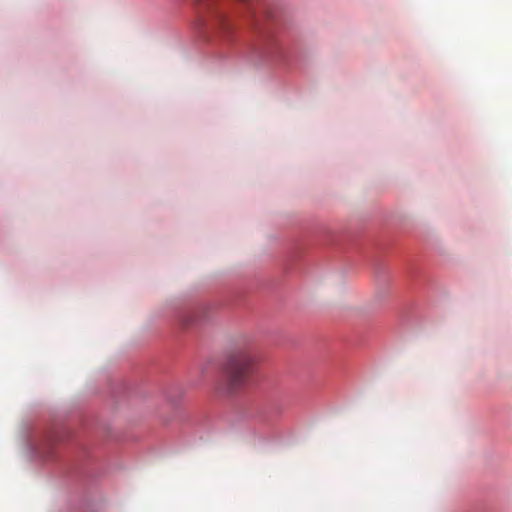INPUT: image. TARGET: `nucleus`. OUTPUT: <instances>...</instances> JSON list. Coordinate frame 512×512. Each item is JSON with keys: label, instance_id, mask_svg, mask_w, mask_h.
Listing matches in <instances>:
<instances>
[{"label": "nucleus", "instance_id": "1", "mask_svg": "<svg viewBox=\"0 0 512 512\" xmlns=\"http://www.w3.org/2000/svg\"><path fill=\"white\" fill-rule=\"evenodd\" d=\"M254 356L246 350L232 353L222 365L218 390L234 394L242 390L252 375Z\"/></svg>", "mask_w": 512, "mask_h": 512}, {"label": "nucleus", "instance_id": "2", "mask_svg": "<svg viewBox=\"0 0 512 512\" xmlns=\"http://www.w3.org/2000/svg\"><path fill=\"white\" fill-rule=\"evenodd\" d=\"M219 21H220V24H221V25H223V26H226V25H227V24H226V20H225V19L221 18Z\"/></svg>", "mask_w": 512, "mask_h": 512}]
</instances>
